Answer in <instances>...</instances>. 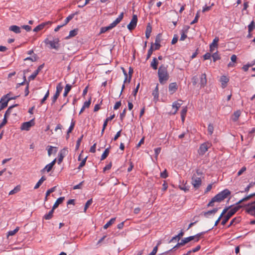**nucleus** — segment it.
<instances>
[{"label":"nucleus","mask_w":255,"mask_h":255,"mask_svg":"<svg viewBox=\"0 0 255 255\" xmlns=\"http://www.w3.org/2000/svg\"><path fill=\"white\" fill-rule=\"evenodd\" d=\"M167 65L162 64L158 68V76L159 81L161 84H164L169 79V75L167 71Z\"/></svg>","instance_id":"obj_1"},{"label":"nucleus","mask_w":255,"mask_h":255,"mask_svg":"<svg viewBox=\"0 0 255 255\" xmlns=\"http://www.w3.org/2000/svg\"><path fill=\"white\" fill-rule=\"evenodd\" d=\"M242 207V205L240 204L237 205V206L232 209H231L226 215H225L224 217V218L221 222V224L222 225H225L226 223L228 221V220L230 219V218L233 216L240 208Z\"/></svg>","instance_id":"obj_2"},{"label":"nucleus","mask_w":255,"mask_h":255,"mask_svg":"<svg viewBox=\"0 0 255 255\" xmlns=\"http://www.w3.org/2000/svg\"><path fill=\"white\" fill-rule=\"evenodd\" d=\"M124 17V12H122L116 18V19L112 23H111L108 26L103 27L101 28L100 33H103L106 32L107 31L112 29L115 27L118 24H119L121 20L123 19Z\"/></svg>","instance_id":"obj_3"},{"label":"nucleus","mask_w":255,"mask_h":255,"mask_svg":"<svg viewBox=\"0 0 255 255\" xmlns=\"http://www.w3.org/2000/svg\"><path fill=\"white\" fill-rule=\"evenodd\" d=\"M230 194V191L227 189H226L223 190L222 191L220 192L218 194H217L214 197V198H215L217 202H220L224 200Z\"/></svg>","instance_id":"obj_4"},{"label":"nucleus","mask_w":255,"mask_h":255,"mask_svg":"<svg viewBox=\"0 0 255 255\" xmlns=\"http://www.w3.org/2000/svg\"><path fill=\"white\" fill-rule=\"evenodd\" d=\"M44 43L46 45H49L50 48L58 50L59 48V39L58 38H53L52 40H50L49 38H46L44 40Z\"/></svg>","instance_id":"obj_5"},{"label":"nucleus","mask_w":255,"mask_h":255,"mask_svg":"<svg viewBox=\"0 0 255 255\" xmlns=\"http://www.w3.org/2000/svg\"><path fill=\"white\" fill-rule=\"evenodd\" d=\"M212 144L210 142H207L201 144L198 150V153L200 155H204L211 146Z\"/></svg>","instance_id":"obj_6"},{"label":"nucleus","mask_w":255,"mask_h":255,"mask_svg":"<svg viewBox=\"0 0 255 255\" xmlns=\"http://www.w3.org/2000/svg\"><path fill=\"white\" fill-rule=\"evenodd\" d=\"M9 94L3 96L0 101V111L7 106L9 101L12 99H15V98H9Z\"/></svg>","instance_id":"obj_7"},{"label":"nucleus","mask_w":255,"mask_h":255,"mask_svg":"<svg viewBox=\"0 0 255 255\" xmlns=\"http://www.w3.org/2000/svg\"><path fill=\"white\" fill-rule=\"evenodd\" d=\"M248 182L249 183V185L245 188L244 191H241V192H248L250 189L255 186V176H252L248 179Z\"/></svg>","instance_id":"obj_8"},{"label":"nucleus","mask_w":255,"mask_h":255,"mask_svg":"<svg viewBox=\"0 0 255 255\" xmlns=\"http://www.w3.org/2000/svg\"><path fill=\"white\" fill-rule=\"evenodd\" d=\"M137 22V16L136 15H133L130 22L128 25V28L129 30H132L134 29L136 26Z\"/></svg>","instance_id":"obj_9"},{"label":"nucleus","mask_w":255,"mask_h":255,"mask_svg":"<svg viewBox=\"0 0 255 255\" xmlns=\"http://www.w3.org/2000/svg\"><path fill=\"white\" fill-rule=\"evenodd\" d=\"M51 23H52V22L50 21H46L45 22H43V23L39 24L37 26H36L33 29V30L34 32H38V31L43 29L46 25H50V24H51Z\"/></svg>","instance_id":"obj_10"},{"label":"nucleus","mask_w":255,"mask_h":255,"mask_svg":"<svg viewBox=\"0 0 255 255\" xmlns=\"http://www.w3.org/2000/svg\"><path fill=\"white\" fill-rule=\"evenodd\" d=\"M34 124V120H31L29 122H25L22 124L21 126V129L22 130H28L30 127L33 126Z\"/></svg>","instance_id":"obj_11"},{"label":"nucleus","mask_w":255,"mask_h":255,"mask_svg":"<svg viewBox=\"0 0 255 255\" xmlns=\"http://www.w3.org/2000/svg\"><path fill=\"white\" fill-rule=\"evenodd\" d=\"M68 150L67 148L62 149L59 153L58 163L60 164L63 159L64 156L68 153Z\"/></svg>","instance_id":"obj_12"},{"label":"nucleus","mask_w":255,"mask_h":255,"mask_svg":"<svg viewBox=\"0 0 255 255\" xmlns=\"http://www.w3.org/2000/svg\"><path fill=\"white\" fill-rule=\"evenodd\" d=\"M56 159L53 160L51 163L47 164L42 170V173H44V172L46 171L47 172L50 171L52 168L53 165L55 164L56 162Z\"/></svg>","instance_id":"obj_13"},{"label":"nucleus","mask_w":255,"mask_h":255,"mask_svg":"<svg viewBox=\"0 0 255 255\" xmlns=\"http://www.w3.org/2000/svg\"><path fill=\"white\" fill-rule=\"evenodd\" d=\"M168 90L170 94H174L177 90V85L176 83L174 82L169 84Z\"/></svg>","instance_id":"obj_14"},{"label":"nucleus","mask_w":255,"mask_h":255,"mask_svg":"<svg viewBox=\"0 0 255 255\" xmlns=\"http://www.w3.org/2000/svg\"><path fill=\"white\" fill-rule=\"evenodd\" d=\"M183 235L184 232L182 231H181V232L177 235H176L175 236L172 238V239L169 241V243L179 242L181 237H183Z\"/></svg>","instance_id":"obj_15"},{"label":"nucleus","mask_w":255,"mask_h":255,"mask_svg":"<svg viewBox=\"0 0 255 255\" xmlns=\"http://www.w3.org/2000/svg\"><path fill=\"white\" fill-rule=\"evenodd\" d=\"M192 183L195 188H198L201 184V179L199 177L192 178Z\"/></svg>","instance_id":"obj_16"},{"label":"nucleus","mask_w":255,"mask_h":255,"mask_svg":"<svg viewBox=\"0 0 255 255\" xmlns=\"http://www.w3.org/2000/svg\"><path fill=\"white\" fill-rule=\"evenodd\" d=\"M219 41V38L218 37H216L213 40L212 43L210 45V50L211 52H213L215 48H217L218 42Z\"/></svg>","instance_id":"obj_17"},{"label":"nucleus","mask_w":255,"mask_h":255,"mask_svg":"<svg viewBox=\"0 0 255 255\" xmlns=\"http://www.w3.org/2000/svg\"><path fill=\"white\" fill-rule=\"evenodd\" d=\"M179 101L180 102H182L181 100H179L178 101H175V102H173L172 104V108L173 109H174V111L172 113L173 115H175L177 112L179 108L180 107L181 105H182V103H179Z\"/></svg>","instance_id":"obj_18"},{"label":"nucleus","mask_w":255,"mask_h":255,"mask_svg":"<svg viewBox=\"0 0 255 255\" xmlns=\"http://www.w3.org/2000/svg\"><path fill=\"white\" fill-rule=\"evenodd\" d=\"M43 68V65H40L37 69L29 77V80H34L36 76L39 73V71L42 70V69Z\"/></svg>","instance_id":"obj_19"},{"label":"nucleus","mask_w":255,"mask_h":255,"mask_svg":"<svg viewBox=\"0 0 255 255\" xmlns=\"http://www.w3.org/2000/svg\"><path fill=\"white\" fill-rule=\"evenodd\" d=\"M207 84V78L205 73H203L201 75L200 84L201 87H204Z\"/></svg>","instance_id":"obj_20"},{"label":"nucleus","mask_w":255,"mask_h":255,"mask_svg":"<svg viewBox=\"0 0 255 255\" xmlns=\"http://www.w3.org/2000/svg\"><path fill=\"white\" fill-rule=\"evenodd\" d=\"M114 118H115V115L114 114V115L111 116L110 117H108V118H107L106 119V120L105 121V122L104 123L103 126V128H102V131H101L102 135L104 133L105 129L106 128V127L107 126L108 121H111Z\"/></svg>","instance_id":"obj_21"},{"label":"nucleus","mask_w":255,"mask_h":255,"mask_svg":"<svg viewBox=\"0 0 255 255\" xmlns=\"http://www.w3.org/2000/svg\"><path fill=\"white\" fill-rule=\"evenodd\" d=\"M47 150L48 152V155L49 156H50L53 153H56L57 151L56 147H53L51 145H48L47 147Z\"/></svg>","instance_id":"obj_22"},{"label":"nucleus","mask_w":255,"mask_h":255,"mask_svg":"<svg viewBox=\"0 0 255 255\" xmlns=\"http://www.w3.org/2000/svg\"><path fill=\"white\" fill-rule=\"evenodd\" d=\"M9 30L16 34L20 33L21 32V27L15 25L10 26L9 27Z\"/></svg>","instance_id":"obj_23"},{"label":"nucleus","mask_w":255,"mask_h":255,"mask_svg":"<svg viewBox=\"0 0 255 255\" xmlns=\"http://www.w3.org/2000/svg\"><path fill=\"white\" fill-rule=\"evenodd\" d=\"M161 36L160 34H158V35H157V36L156 37V38H155V48H154V49L155 50H158L160 48V41H161Z\"/></svg>","instance_id":"obj_24"},{"label":"nucleus","mask_w":255,"mask_h":255,"mask_svg":"<svg viewBox=\"0 0 255 255\" xmlns=\"http://www.w3.org/2000/svg\"><path fill=\"white\" fill-rule=\"evenodd\" d=\"M152 96L154 97V100L156 102L159 97V93H158V84L156 85L155 89L153 91L152 93Z\"/></svg>","instance_id":"obj_25"},{"label":"nucleus","mask_w":255,"mask_h":255,"mask_svg":"<svg viewBox=\"0 0 255 255\" xmlns=\"http://www.w3.org/2000/svg\"><path fill=\"white\" fill-rule=\"evenodd\" d=\"M64 199H65L64 197H61L58 198L52 207L53 210H54L56 208H57L58 207L59 205L61 204L63 202Z\"/></svg>","instance_id":"obj_26"},{"label":"nucleus","mask_w":255,"mask_h":255,"mask_svg":"<svg viewBox=\"0 0 255 255\" xmlns=\"http://www.w3.org/2000/svg\"><path fill=\"white\" fill-rule=\"evenodd\" d=\"M218 210V208H214L212 210H210V211H208L207 212H204L202 213V214H203V215L205 217H208L209 215H210L211 214H215L216 213H217Z\"/></svg>","instance_id":"obj_27"},{"label":"nucleus","mask_w":255,"mask_h":255,"mask_svg":"<svg viewBox=\"0 0 255 255\" xmlns=\"http://www.w3.org/2000/svg\"><path fill=\"white\" fill-rule=\"evenodd\" d=\"M241 221V217H237L236 218H234L231 221L230 224L228 226V227H230L231 226L235 225L236 224L240 223Z\"/></svg>","instance_id":"obj_28"},{"label":"nucleus","mask_w":255,"mask_h":255,"mask_svg":"<svg viewBox=\"0 0 255 255\" xmlns=\"http://www.w3.org/2000/svg\"><path fill=\"white\" fill-rule=\"evenodd\" d=\"M254 196H255V193L251 194H250L249 195L244 197V198H243L242 199L240 200L239 202H238L236 203V205L240 204L243 202L248 201V200H249V199H250L251 198H252V197H253Z\"/></svg>","instance_id":"obj_29"},{"label":"nucleus","mask_w":255,"mask_h":255,"mask_svg":"<svg viewBox=\"0 0 255 255\" xmlns=\"http://www.w3.org/2000/svg\"><path fill=\"white\" fill-rule=\"evenodd\" d=\"M158 65V62L156 58L154 57L151 62L150 66L154 70L157 69V66Z\"/></svg>","instance_id":"obj_30"},{"label":"nucleus","mask_w":255,"mask_h":255,"mask_svg":"<svg viewBox=\"0 0 255 255\" xmlns=\"http://www.w3.org/2000/svg\"><path fill=\"white\" fill-rule=\"evenodd\" d=\"M247 212L252 215L255 216V205H252L250 207L246 209Z\"/></svg>","instance_id":"obj_31"},{"label":"nucleus","mask_w":255,"mask_h":255,"mask_svg":"<svg viewBox=\"0 0 255 255\" xmlns=\"http://www.w3.org/2000/svg\"><path fill=\"white\" fill-rule=\"evenodd\" d=\"M71 88H72L71 85H70L69 84H66V86L65 87L64 92L63 93V96L64 97H67L68 93L70 92V91L71 90Z\"/></svg>","instance_id":"obj_32"},{"label":"nucleus","mask_w":255,"mask_h":255,"mask_svg":"<svg viewBox=\"0 0 255 255\" xmlns=\"http://www.w3.org/2000/svg\"><path fill=\"white\" fill-rule=\"evenodd\" d=\"M151 31H152L151 26L150 25H148L146 26V31H145V36L147 39H148L149 38Z\"/></svg>","instance_id":"obj_33"},{"label":"nucleus","mask_w":255,"mask_h":255,"mask_svg":"<svg viewBox=\"0 0 255 255\" xmlns=\"http://www.w3.org/2000/svg\"><path fill=\"white\" fill-rule=\"evenodd\" d=\"M54 210H53V208L49 212L48 214H45L44 217L43 219L45 220H50L53 217V214L54 212Z\"/></svg>","instance_id":"obj_34"},{"label":"nucleus","mask_w":255,"mask_h":255,"mask_svg":"<svg viewBox=\"0 0 255 255\" xmlns=\"http://www.w3.org/2000/svg\"><path fill=\"white\" fill-rule=\"evenodd\" d=\"M46 180V178L44 176H42L41 179L38 181L35 186L34 187V189H38L39 186L42 184V183Z\"/></svg>","instance_id":"obj_35"},{"label":"nucleus","mask_w":255,"mask_h":255,"mask_svg":"<svg viewBox=\"0 0 255 255\" xmlns=\"http://www.w3.org/2000/svg\"><path fill=\"white\" fill-rule=\"evenodd\" d=\"M109 152H110L109 148H106L101 155V160H104L105 159H106L107 157V156H108Z\"/></svg>","instance_id":"obj_36"},{"label":"nucleus","mask_w":255,"mask_h":255,"mask_svg":"<svg viewBox=\"0 0 255 255\" xmlns=\"http://www.w3.org/2000/svg\"><path fill=\"white\" fill-rule=\"evenodd\" d=\"M116 221V218H113L111 219V220L108 222L104 226V229H107L108 228H109L111 225H112L114 223L115 221Z\"/></svg>","instance_id":"obj_37"},{"label":"nucleus","mask_w":255,"mask_h":255,"mask_svg":"<svg viewBox=\"0 0 255 255\" xmlns=\"http://www.w3.org/2000/svg\"><path fill=\"white\" fill-rule=\"evenodd\" d=\"M240 115H241V112L240 111H237L234 112V115L232 117L233 121L234 122H236L238 120Z\"/></svg>","instance_id":"obj_38"},{"label":"nucleus","mask_w":255,"mask_h":255,"mask_svg":"<svg viewBox=\"0 0 255 255\" xmlns=\"http://www.w3.org/2000/svg\"><path fill=\"white\" fill-rule=\"evenodd\" d=\"M182 246V244H181V243H178L175 246H174L171 249L169 250V251H167L165 252H164V253L161 254V255H163V254H168V253H169L170 252L173 251V250H176L178 248H179V247Z\"/></svg>","instance_id":"obj_39"},{"label":"nucleus","mask_w":255,"mask_h":255,"mask_svg":"<svg viewBox=\"0 0 255 255\" xmlns=\"http://www.w3.org/2000/svg\"><path fill=\"white\" fill-rule=\"evenodd\" d=\"M20 190V186L17 185L16 186L13 190H11L9 193V195H13L14 194L17 192H18Z\"/></svg>","instance_id":"obj_40"},{"label":"nucleus","mask_w":255,"mask_h":255,"mask_svg":"<svg viewBox=\"0 0 255 255\" xmlns=\"http://www.w3.org/2000/svg\"><path fill=\"white\" fill-rule=\"evenodd\" d=\"M17 104H15L14 105H13V106H11L10 107H9L8 109L6 110V111L5 112V114H4V116L6 117H8L10 115L11 112V110L12 109H13V108L17 106Z\"/></svg>","instance_id":"obj_41"},{"label":"nucleus","mask_w":255,"mask_h":255,"mask_svg":"<svg viewBox=\"0 0 255 255\" xmlns=\"http://www.w3.org/2000/svg\"><path fill=\"white\" fill-rule=\"evenodd\" d=\"M255 28V23L254 21H252L248 25V31L251 33Z\"/></svg>","instance_id":"obj_42"},{"label":"nucleus","mask_w":255,"mask_h":255,"mask_svg":"<svg viewBox=\"0 0 255 255\" xmlns=\"http://www.w3.org/2000/svg\"><path fill=\"white\" fill-rule=\"evenodd\" d=\"M186 184H187V183H186L184 185H179V188L181 190H183L185 192H187L189 190V186L188 185H187Z\"/></svg>","instance_id":"obj_43"},{"label":"nucleus","mask_w":255,"mask_h":255,"mask_svg":"<svg viewBox=\"0 0 255 255\" xmlns=\"http://www.w3.org/2000/svg\"><path fill=\"white\" fill-rule=\"evenodd\" d=\"M63 90V86L61 83H59L57 84L56 86V93L60 94L61 92Z\"/></svg>","instance_id":"obj_44"},{"label":"nucleus","mask_w":255,"mask_h":255,"mask_svg":"<svg viewBox=\"0 0 255 255\" xmlns=\"http://www.w3.org/2000/svg\"><path fill=\"white\" fill-rule=\"evenodd\" d=\"M92 202H93L92 199H90V200H88L87 202L86 203L85 207H84V212L85 213L86 212L87 209L92 204Z\"/></svg>","instance_id":"obj_45"},{"label":"nucleus","mask_w":255,"mask_h":255,"mask_svg":"<svg viewBox=\"0 0 255 255\" xmlns=\"http://www.w3.org/2000/svg\"><path fill=\"white\" fill-rule=\"evenodd\" d=\"M220 81L223 86L228 82L229 79L225 76H222L220 78Z\"/></svg>","instance_id":"obj_46"},{"label":"nucleus","mask_w":255,"mask_h":255,"mask_svg":"<svg viewBox=\"0 0 255 255\" xmlns=\"http://www.w3.org/2000/svg\"><path fill=\"white\" fill-rule=\"evenodd\" d=\"M74 14H71L69 15L64 20V23L63 24V25H66L69 21L71 20L74 16Z\"/></svg>","instance_id":"obj_47"},{"label":"nucleus","mask_w":255,"mask_h":255,"mask_svg":"<svg viewBox=\"0 0 255 255\" xmlns=\"http://www.w3.org/2000/svg\"><path fill=\"white\" fill-rule=\"evenodd\" d=\"M205 233H206V232H201L200 233H198L197 234H196V235H195L194 236H195V242H197L199 241L200 238L201 237H202V236L203 235H204Z\"/></svg>","instance_id":"obj_48"},{"label":"nucleus","mask_w":255,"mask_h":255,"mask_svg":"<svg viewBox=\"0 0 255 255\" xmlns=\"http://www.w3.org/2000/svg\"><path fill=\"white\" fill-rule=\"evenodd\" d=\"M75 126V122L72 121L71 123V125L69 127L68 130H67V134H69L70 133L72 132V131L73 130Z\"/></svg>","instance_id":"obj_49"},{"label":"nucleus","mask_w":255,"mask_h":255,"mask_svg":"<svg viewBox=\"0 0 255 255\" xmlns=\"http://www.w3.org/2000/svg\"><path fill=\"white\" fill-rule=\"evenodd\" d=\"M214 131V127L213 125L210 124L208 127V132L210 135H212Z\"/></svg>","instance_id":"obj_50"},{"label":"nucleus","mask_w":255,"mask_h":255,"mask_svg":"<svg viewBox=\"0 0 255 255\" xmlns=\"http://www.w3.org/2000/svg\"><path fill=\"white\" fill-rule=\"evenodd\" d=\"M123 72H124V75L125 76V80H124V83L122 87V90H121V94L122 93L124 89L125 88V83L126 82L127 80H128V75H127V72L124 70H123Z\"/></svg>","instance_id":"obj_51"},{"label":"nucleus","mask_w":255,"mask_h":255,"mask_svg":"<svg viewBox=\"0 0 255 255\" xmlns=\"http://www.w3.org/2000/svg\"><path fill=\"white\" fill-rule=\"evenodd\" d=\"M19 230V227H16L14 230L10 231L7 233V236H13L16 234Z\"/></svg>","instance_id":"obj_52"},{"label":"nucleus","mask_w":255,"mask_h":255,"mask_svg":"<svg viewBox=\"0 0 255 255\" xmlns=\"http://www.w3.org/2000/svg\"><path fill=\"white\" fill-rule=\"evenodd\" d=\"M214 5V3H212L211 6H207L205 5L204 7H203L202 8V12H205L206 11H209L211 9L212 6Z\"/></svg>","instance_id":"obj_53"},{"label":"nucleus","mask_w":255,"mask_h":255,"mask_svg":"<svg viewBox=\"0 0 255 255\" xmlns=\"http://www.w3.org/2000/svg\"><path fill=\"white\" fill-rule=\"evenodd\" d=\"M212 56L214 62L220 59V57L217 52L213 53Z\"/></svg>","instance_id":"obj_54"},{"label":"nucleus","mask_w":255,"mask_h":255,"mask_svg":"<svg viewBox=\"0 0 255 255\" xmlns=\"http://www.w3.org/2000/svg\"><path fill=\"white\" fill-rule=\"evenodd\" d=\"M159 244H158L155 247H154L152 251V252L149 254L148 255H155V254L157 253V250H158V246Z\"/></svg>","instance_id":"obj_55"},{"label":"nucleus","mask_w":255,"mask_h":255,"mask_svg":"<svg viewBox=\"0 0 255 255\" xmlns=\"http://www.w3.org/2000/svg\"><path fill=\"white\" fill-rule=\"evenodd\" d=\"M83 183L84 181H82L79 184L74 186L73 187V189L76 190L78 189H82Z\"/></svg>","instance_id":"obj_56"},{"label":"nucleus","mask_w":255,"mask_h":255,"mask_svg":"<svg viewBox=\"0 0 255 255\" xmlns=\"http://www.w3.org/2000/svg\"><path fill=\"white\" fill-rule=\"evenodd\" d=\"M77 34V29H73L72 30H71L69 32V35L68 37H73L75 36Z\"/></svg>","instance_id":"obj_57"},{"label":"nucleus","mask_w":255,"mask_h":255,"mask_svg":"<svg viewBox=\"0 0 255 255\" xmlns=\"http://www.w3.org/2000/svg\"><path fill=\"white\" fill-rule=\"evenodd\" d=\"M59 95V94L55 93V95L52 98V105L54 104L55 103Z\"/></svg>","instance_id":"obj_58"},{"label":"nucleus","mask_w":255,"mask_h":255,"mask_svg":"<svg viewBox=\"0 0 255 255\" xmlns=\"http://www.w3.org/2000/svg\"><path fill=\"white\" fill-rule=\"evenodd\" d=\"M56 186L55 187H53L49 189H48L47 191H46V196H48V195H49V194L55 191V189H56Z\"/></svg>","instance_id":"obj_59"},{"label":"nucleus","mask_w":255,"mask_h":255,"mask_svg":"<svg viewBox=\"0 0 255 255\" xmlns=\"http://www.w3.org/2000/svg\"><path fill=\"white\" fill-rule=\"evenodd\" d=\"M7 117L4 116L3 121L0 124V129L7 123Z\"/></svg>","instance_id":"obj_60"},{"label":"nucleus","mask_w":255,"mask_h":255,"mask_svg":"<svg viewBox=\"0 0 255 255\" xmlns=\"http://www.w3.org/2000/svg\"><path fill=\"white\" fill-rule=\"evenodd\" d=\"M199 17V12H198L197 13L194 20L190 23V24L192 25V24H193L197 22Z\"/></svg>","instance_id":"obj_61"},{"label":"nucleus","mask_w":255,"mask_h":255,"mask_svg":"<svg viewBox=\"0 0 255 255\" xmlns=\"http://www.w3.org/2000/svg\"><path fill=\"white\" fill-rule=\"evenodd\" d=\"M161 149L160 147H158L154 149L155 156L156 158L157 157L158 155H159L161 151Z\"/></svg>","instance_id":"obj_62"},{"label":"nucleus","mask_w":255,"mask_h":255,"mask_svg":"<svg viewBox=\"0 0 255 255\" xmlns=\"http://www.w3.org/2000/svg\"><path fill=\"white\" fill-rule=\"evenodd\" d=\"M96 143H95L90 148V152L91 153H95L96 152Z\"/></svg>","instance_id":"obj_63"},{"label":"nucleus","mask_w":255,"mask_h":255,"mask_svg":"<svg viewBox=\"0 0 255 255\" xmlns=\"http://www.w3.org/2000/svg\"><path fill=\"white\" fill-rule=\"evenodd\" d=\"M152 52H153V49H152V47L151 46V47L148 49V52H147V59H148L151 56Z\"/></svg>","instance_id":"obj_64"}]
</instances>
